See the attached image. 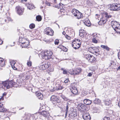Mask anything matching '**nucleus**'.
Listing matches in <instances>:
<instances>
[{"mask_svg": "<svg viewBox=\"0 0 120 120\" xmlns=\"http://www.w3.org/2000/svg\"><path fill=\"white\" fill-rule=\"evenodd\" d=\"M52 54V52L51 51H42L39 54V57L42 58L47 60L51 58V56Z\"/></svg>", "mask_w": 120, "mask_h": 120, "instance_id": "1", "label": "nucleus"}, {"mask_svg": "<svg viewBox=\"0 0 120 120\" xmlns=\"http://www.w3.org/2000/svg\"><path fill=\"white\" fill-rule=\"evenodd\" d=\"M16 83L15 82L11 81H5L3 82L2 87L4 89H9L12 86H14V85Z\"/></svg>", "mask_w": 120, "mask_h": 120, "instance_id": "2", "label": "nucleus"}, {"mask_svg": "<svg viewBox=\"0 0 120 120\" xmlns=\"http://www.w3.org/2000/svg\"><path fill=\"white\" fill-rule=\"evenodd\" d=\"M112 16L109 15L107 13H104L103 15V17L101 20L98 22V24L100 25H103L107 20V19L111 18Z\"/></svg>", "mask_w": 120, "mask_h": 120, "instance_id": "3", "label": "nucleus"}, {"mask_svg": "<svg viewBox=\"0 0 120 120\" xmlns=\"http://www.w3.org/2000/svg\"><path fill=\"white\" fill-rule=\"evenodd\" d=\"M81 44V41L79 39H76L72 42V46L75 49H77L80 47Z\"/></svg>", "mask_w": 120, "mask_h": 120, "instance_id": "4", "label": "nucleus"}, {"mask_svg": "<svg viewBox=\"0 0 120 120\" xmlns=\"http://www.w3.org/2000/svg\"><path fill=\"white\" fill-rule=\"evenodd\" d=\"M50 100L53 104L55 105H58L60 103V101L59 100L58 97L54 95L52 96Z\"/></svg>", "mask_w": 120, "mask_h": 120, "instance_id": "5", "label": "nucleus"}, {"mask_svg": "<svg viewBox=\"0 0 120 120\" xmlns=\"http://www.w3.org/2000/svg\"><path fill=\"white\" fill-rule=\"evenodd\" d=\"M50 66V63L47 62H43L41 63L39 66L40 69L44 70L48 68Z\"/></svg>", "mask_w": 120, "mask_h": 120, "instance_id": "6", "label": "nucleus"}, {"mask_svg": "<svg viewBox=\"0 0 120 120\" xmlns=\"http://www.w3.org/2000/svg\"><path fill=\"white\" fill-rule=\"evenodd\" d=\"M88 51L90 52L93 54H99V49L96 47H90L88 48Z\"/></svg>", "mask_w": 120, "mask_h": 120, "instance_id": "7", "label": "nucleus"}, {"mask_svg": "<svg viewBox=\"0 0 120 120\" xmlns=\"http://www.w3.org/2000/svg\"><path fill=\"white\" fill-rule=\"evenodd\" d=\"M44 33L47 35L52 36L53 35L54 32L50 28L48 27L44 30Z\"/></svg>", "mask_w": 120, "mask_h": 120, "instance_id": "8", "label": "nucleus"}, {"mask_svg": "<svg viewBox=\"0 0 120 120\" xmlns=\"http://www.w3.org/2000/svg\"><path fill=\"white\" fill-rule=\"evenodd\" d=\"M111 10L113 11H118L120 9V6L117 3L113 4L111 5Z\"/></svg>", "mask_w": 120, "mask_h": 120, "instance_id": "9", "label": "nucleus"}, {"mask_svg": "<svg viewBox=\"0 0 120 120\" xmlns=\"http://www.w3.org/2000/svg\"><path fill=\"white\" fill-rule=\"evenodd\" d=\"M85 58L90 62H93L95 60V58L93 55L90 54H87L86 55Z\"/></svg>", "mask_w": 120, "mask_h": 120, "instance_id": "10", "label": "nucleus"}, {"mask_svg": "<svg viewBox=\"0 0 120 120\" xmlns=\"http://www.w3.org/2000/svg\"><path fill=\"white\" fill-rule=\"evenodd\" d=\"M16 9L19 15H21L23 14L24 10L23 8H22L19 6H18L16 7Z\"/></svg>", "mask_w": 120, "mask_h": 120, "instance_id": "11", "label": "nucleus"}, {"mask_svg": "<svg viewBox=\"0 0 120 120\" xmlns=\"http://www.w3.org/2000/svg\"><path fill=\"white\" fill-rule=\"evenodd\" d=\"M82 117L85 120H90V116L87 112H84L83 114Z\"/></svg>", "mask_w": 120, "mask_h": 120, "instance_id": "12", "label": "nucleus"}, {"mask_svg": "<svg viewBox=\"0 0 120 120\" xmlns=\"http://www.w3.org/2000/svg\"><path fill=\"white\" fill-rule=\"evenodd\" d=\"M74 84V83L73 84V85ZM71 88L70 90L71 92L74 94H77L78 92L76 88L75 87L74 85H73V84L71 85Z\"/></svg>", "mask_w": 120, "mask_h": 120, "instance_id": "13", "label": "nucleus"}, {"mask_svg": "<svg viewBox=\"0 0 120 120\" xmlns=\"http://www.w3.org/2000/svg\"><path fill=\"white\" fill-rule=\"evenodd\" d=\"M111 25L114 30L117 28L118 27L120 26V25L117 22L115 21H112Z\"/></svg>", "mask_w": 120, "mask_h": 120, "instance_id": "14", "label": "nucleus"}, {"mask_svg": "<svg viewBox=\"0 0 120 120\" xmlns=\"http://www.w3.org/2000/svg\"><path fill=\"white\" fill-rule=\"evenodd\" d=\"M40 115H42L45 118H48L50 116V114L49 112L45 111L41 112H40Z\"/></svg>", "mask_w": 120, "mask_h": 120, "instance_id": "15", "label": "nucleus"}, {"mask_svg": "<svg viewBox=\"0 0 120 120\" xmlns=\"http://www.w3.org/2000/svg\"><path fill=\"white\" fill-rule=\"evenodd\" d=\"M77 116V113L75 112H72L69 114V116L71 119H73Z\"/></svg>", "mask_w": 120, "mask_h": 120, "instance_id": "16", "label": "nucleus"}, {"mask_svg": "<svg viewBox=\"0 0 120 120\" xmlns=\"http://www.w3.org/2000/svg\"><path fill=\"white\" fill-rule=\"evenodd\" d=\"M27 41L25 38H20L19 40V42L21 43L22 45L24 44V43L26 42Z\"/></svg>", "mask_w": 120, "mask_h": 120, "instance_id": "17", "label": "nucleus"}, {"mask_svg": "<svg viewBox=\"0 0 120 120\" xmlns=\"http://www.w3.org/2000/svg\"><path fill=\"white\" fill-rule=\"evenodd\" d=\"M5 65V62L3 59L0 58V65L1 67L4 66Z\"/></svg>", "mask_w": 120, "mask_h": 120, "instance_id": "18", "label": "nucleus"}, {"mask_svg": "<svg viewBox=\"0 0 120 120\" xmlns=\"http://www.w3.org/2000/svg\"><path fill=\"white\" fill-rule=\"evenodd\" d=\"M84 103L86 105H90L91 103V101L88 99H85L84 100Z\"/></svg>", "mask_w": 120, "mask_h": 120, "instance_id": "19", "label": "nucleus"}, {"mask_svg": "<svg viewBox=\"0 0 120 120\" xmlns=\"http://www.w3.org/2000/svg\"><path fill=\"white\" fill-rule=\"evenodd\" d=\"M78 107H80L82 109V110H83V109H85L86 108V105H85L83 104L80 103L78 105Z\"/></svg>", "mask_w": 120, "mask_h": 120, "instance_id": "20", "label": "nucleus"}, {"mask_svg": "<svg viewBox=\"0 0 120 120\" xmlns=\"http://www.w3.org/2000/svg\"><path fill=\"white\" fill-rule=\"evenodd\" d=\"M75 75H78L82 71V69L81 68H79L76 69L75 71Z\"/></svg>", "mask_w": 120, "mask_h": 120, "instance_id": "21", "label": "nucleus"}, {"mask_svg": "<svg viewBox=\"0 0 120 120\" xmlns=\"http://www.w3.org/2000/svg\"><path fill=\"white\" fill-rule=\"evenodd\" d=\"M84 23V24L87 26H89L91 25L90 21L88 19L85 20Z\"/></svg>", "mask_w": 120, "mask_h": 120, "instance_id": "22", "label": "nucleus"}, {"mask_svg": "<svg viewBox=\"0 0 120 120\" xmlns=\"http://www.w3.org/2000/svg\"><path fill=\"white\" fill-rule=\"evenodd\" d=\"M56 89L57 90H61L63 88V87L57 83L56 84Z\"/></svg>", "mask_w": 120, "mask_h": 120, "instance_id": "23", "label": "nucleus"}, {"mask_svg": "<svg viewBox=\"0 0 120 120\" xmlns=\"http://www.w3.org/2000/svg\"><path fill=\"white\" fill-rule=\"evenodd\" d=\"M105 105H109L111 104V101L109 99H106L105 101Z\"/></svg>", "mask_w": 120, "mask_h": 120, "instance_id": "24", "label": "nucleus"}, {"mask_svg": "<svg viewBox=\"0 0 120 120\" xmlns=\"http://www.w3.org/2000/svg\"><path fill=\"white\" fill-rule=\"evenodd\" d=\"M3 105L2 103H0V112H5V110L3 107Z\"/></svg>", "mask_w": 120, "mask_h": 120, "instance_id": "25", "label": "nucleus"}, {"mask_svg": "<svg viewBox=\"0 0 120 120\" xmlns=\"http://www.w3.org/2000/svg\"><path fill=\"white\" fill-rule=\"evenodd\" d=\"M24 44H25L21 45V46L22 47V48H26L28 46L29 42L27 41Z\"/></svg>", "mask_w": 120, "mask_h": 120, "instance_id": "26", "label": "nucleus"}, {"mask_svg": "<svg viewBox=\"0 0 120 120\" xmlns=\"http://www.w3.org/2000/svg\"><path fill=\"white\" fill-rule=\"evenodd\" d=\"M78 10L75 9H73L72 11L71 12L72 14L74 15V16H76V14H77Z\"/></svg>", "mask_w": 120, "mask_h": 120, "instance_id": "27", "label": "nucleus"}, {"mask_svg": "<svg viewBox=\"0 0 120 120\" xmlns=\"http://www.w3.org/2000/svg\"><path fill=\"white\" fill-rule=\"evenodd\" d=\"M69 103L68 102H67L66 103V112L65 113V118H66V117L67 114L68 113V105Z\"/></svg>", "mask_w": 120, "mask_h": 120, "instance_id": "28", "label": "nucleus"}, {"mask_svg": "<svg viewBox=\"0 0 120 120\" xmlns=\"http://www.w3.org/2000/svg\"><path fill=\"white\" fill-rule=\"evenodd\" d=\"M96 104H99L100 102V100L98 99H95L93 101Z\"/></svg>", "mask_w": 120, "mask_h": 120, "instance_id": "29", "label": "nucleus"}, {"mask_svg": "<svg viewBox=\"0 0 120 120\" xmlns=\"http://www.w3.org/2000/svg\"><path fill=\"white\" fill-rule=\"evenodd\" d=\"M77 13L76 14L75 17H77L78 19H79L81 18V13H80L78 11H77Z\"/></svg>", "mask_w": 120, "mask_h": 120, "instance_id": "30", "label": "nucleus"}, {"mask_svg": "<svg viewBox=\"0 0 120 120\" xmlns=\"http://www.w3.org/2000/svg\"><path fill=\"white\" fill-rule=\"evenodd\" d=\"M31 115L30 113L26 114L25 118H26V119L28 118L27 120H30V118L31 117Z\"/></svg>", "mask_w": 120, "mask_h": 120, "instance_id": "31", "label": "nucleus"}, {"mask_svg": "<svg viewBox=\"0 0 120 120\" xmlns=\"http://www.w3.org/2000/svg\"><path fill=\"white\" fill-rule=\"evenodd\" d=\"M84 31L83 30H80L79 32V35L82 37H83L84 36Z\"/></svg>", "mask_w": 120, "mask_h": 120, "instance_id": "32", "label": "nucleus"}, {"mask_svg": "<svg viewBox=\"0 0 120 120\" xmlns=\"http://www.w3.org/2000/svg\"><path fill=\"white\" fill-rule=\"evenodd\" d=\"M101 47L102 48L104 49H106L107 50H109V48L107 46L105 45H101Z\"/></svg>", "mask_w": 120, "mask_h": 120, "instance_id": "33", "label": "nucleus"}, {"mask_svg": "<svg viewBox=\"0 0 120 120\" xmlns=\"http://www.w3.org/2000/svg\"><path fill=\"white\" fill-rule=\"evenodd\" d=\"M68 72L70 74L73 75L75 74V71L73 69H71L68 70Z\"/></svg>", "mask_w": 120, "mask_h": 120, "instance_id": "34", "label": "nucleus"}, {"mask_svg": "<svg viewBox=\"0 0 120 120\" xmlns=\"http://www.w3.org/2000/svg\"><path fill=\"white\" fill-rule=\"evenodd\" d=\"M115 30L117 33L120 34V27H118Z\"/></svg>", "mask_w": 120, "mask_h": 120, "instance_id": "35", "label": "nucleus"}, {"mask_svg": "<svg viewBox=\"0 0 120 120\" xmlns=\"http://www.w3.org/2000/svg\"><path fill=\"white\" fill-rule=\"evenodd\" d=\"M36 19L38 21H41V16L38 15L36 16Z\"/></svg>", "mask_w": 120, "mask_h": 120, "instance_id": "36", "label": "nucleus"}, {"mask_svg": "<svg viewBox=\"0 0 120 120\" xmlns=\"http://www.w3.org/2000/svg\"><path fill=\"white\" fill-rule=\"evenodd\" d=\"M42 94L39 91H37L36 93V94L38 98Z\"/></svg>", "mask_w": 120, "mask_h": 120, "instance_id": "37", "label": "nucleus"}, {"mask_svg": "<svg viewBox=\"0 0 120 120\" xmlns=\"http://www.w3.org/2000/svg\"><path fill=\"white\" fill-rule=\"evenodd\" d=\"M29 27L31 29H32L35 27V25L34 24H31L30 25Z\"/></svg>", "mask_w": 120, "mask_h": 120, "instance_id": "38", "label": "nucleus"}, {"mask_svg": "<svg viewBox=\"0 0 120 120\" xmlns=\"http://www.w3.org/2000/svg\"><path fill=\"white\" fill-rule=\"evenodd\" d=\"M62 50H63L65 52H67V51L68 49L66 47L62 46Z\"/></svg>", "mask_w": 120, "mask_h": 120, "instance_id": "39", "label": "nucleus"}, {"mask_svg": "<svg viewBox=\"0 0 120 120\" xmlns=\"http://www.w3.org/2000/svg\"><path fill=\"white\" fill-rule=\"evenodd\" d=\"M61 70L63 71V74H67L68 73V72L66 70H64V68H62Z\"/></svg>", "mask_w": 120, "mask_h": 120, "instance_id": "40", "label": "nucleus"}, {"mask_svg": "<svg viewBox=\"0 0 120 120\" xmlns=\"http://www.w3.org/2000/svg\"><path fill=\"white\" fill-rule=\"evenodd\" d=\"M10 63L11 66L14 65H15V62L14 60H12L11 61Z\"/></svg>", "mask_w": 120, "mask_h": 120, "instance_id": "41", "label": "nucleus"}, {"mask_svg": "<svg viewBox=\"0 0 120 120\" xmlns=\"http://www.w3.org/2000/svg\"><path fill=\"white\" fill-rule=\"evenodd\" d=\"M92 41L93 42L97 43L98 42V41L94 38L92 39Z\"/></svg>", "mask_w": 120, "mask_h": 120, "instance_id": "42", "label": "nucleus"}, {"mask_svg": "<svg viewBox=\"0 0 120 120\" xmlns=\"http://www.w3.org/2000/svg\"><path fill=\"white\" fill-rule=\"evenodd\" d=\"M102 120H110V118L108 117H105Z\"/></svg>", "mask_w": 120, "mask_h": 120, "instance_id": "43", "label": "nucleus"}, {"mask_svg": "<svg viewBox=\"0 0 120 120\" xmlns=\"http://www.w3.org/2000/svg\"><path fill=\"white\" fill-rule=\"evenodd\" d=\"M27 64L29 67L31 66L32 65L31 62L30 61L28 62L27 63Z\"/></svg>", "mask_w": 120, "mask_h": 120, "instance_id": "44", "label": "nucleus"}, {"mask_svg": "<svg viewBox=\"0 0 120 120\" xmlns=\"http://www.w3.org/2000/svg\"><path fill=\"white\" fill-rule=\"evenodd\" d=\"M43 95L42 94H41L40 96H39L38 97V98L39 99L42 100V99L43 98Z\"/></svg>", "mask_w": 120, "mask_h": 120, "instance_id": "45", "label": "nucleus"}, {"mask_svg": "<svg viewBox=\"0 0 120 120\" xmlns=\"http://www.w3.org/2000/svg\"><path fill=\"white\" fill-rule=\"evenodd\" d=\"M30 5H29V6L28 7V8L29 7V10H31L32 9H33L34 8V7L32 5L31 7H30Z\"/></svg>", "mask_w": 120, "mask_h": 120, "instance_id": "46", "label": "nucleus"}, {"mask_svg": "<svg viewBox=\"0 0 120 120\" xmlns=\"http://www.w3.org/2000/svg\"><path fill=\"white\" fill-rule=\"evenodd\" d=\"M59 41L58 40H56L55 41V44L56 45H58Z\"/></svg>", "mask_w": 120, "mask_h": 120, "instance_id": "47", "label": "nucleus"}, {"mask_svg": "<svg viewBox=\"0 0 120 120\" xmlns=\"http://www.w3.org/2000/svg\"><path fill=\"white\" fill-rule=\"evenodd\" d=\"M10 3V4H12L14 3V0H9Z\"/></svg>", "mask_w": 120, "mask_h": 120, "instance_id": "48", "label": "nucleus"}, {"mask_svg": "<svg viewBox=\"0 0 120 120\" xmlns=\"http://www.w3.org/2000/svg\"><path fill=\"white\" fill-rule=\"evenodd\" d=\"M65 37L67 39L70 40L71 39V37H70L68 36L67 35H65Z\"/></svg>", "mask_w": 120, "mask_h": 120, "instance_id": "49", "label": "nucleus"}, {"mask_svg": "<svg viewBox=\"0 0 120 120\" xmlns=\"http://www.w3.org/2000/svg\"><path fill=\"white\" fill-rule=\"evenodd\" d=\"M87 92L86 91L83 92H82V94L84 95H86L87 94Z\"/></svg>", "mask_w": 120, "mask_h": 120, "instance_id": "50", "label": "nucleus"}, {"mask_svg": "<svg viewBox=\"0 0 120 120\" xmlns=\"http://www.w3.org/2000/svg\"><path fill=\"white\" fill-rule=\"evenodd\" d=\"M11 67L14 70H16L17 69V68L15 67L14 65L11 66Z\"/></svg>", "mask_w": 120, "mask_h": 120, "instance_id": "51", "label": "nucleus"}, {"mask_svg": "<svg viewBox=\"0 0 120 120\" xmlns=\"http://www.w3.org/2000/svg\"><path fill=\"white\" fill-rule=\"evenodd\" d=\"M30 78L29 76L28 75H27L26 76V77L25 78V79L27 80L28 79H29Z\"/></svg>", "mask_w": 120, "mask_h": 120, "instance_id": "52", "label": "nucleus"}, {"mask_svg": "<svg viewBox=\"0 0 120 120\" xmlns=\"http://www.w3.org/2000/svg\"><path fill=\"white\" fill-rule=\"evenodd\" d=\"M118 57L119 59L120 60V50L119 52L118 53Z\"/></svg>", "mask_w": 120, "mask_h": 120, "instance_id": "53", "label": "nucleus"}, {"mask_svg": "<svg viewBox=\"0 0 120 120\" xmlns=\"http://www.w3.org/2000/svg\"><path fill=\"white\" fill-rule=\"evenodd\" d=\"M92 75V73H88L87 75V76H91Z\"/></svg>", "mask_w": 120, "mask_h": 120, "instance_id": "54", "label": "nucleus"}, {"mask_svg": "<svg viewBox=\"0 0 120 120\" xmlns=\"http://www.w3.org/2000/svg\"><path fill=\"white\" fill-rule=\"evenodd\" d=\"M68 81H69V80L68 79H66V80H65L64 81V82L66 83H67L68 82Z\"/></svg>", "mask_w": 120, "mask_h": 120, "instance_id": "55", "label": "nucleus"}, {"mask_svg": "<svg viewBox=\"0 0 120 120\" xmlns=\"http://www.w3.org/2000/svg\"><path fill=\"white\" fill-rule=\"evenodd\" d=\"M100 16V15L98 14H96V18L97 19H98L99 18Z\"/></svg>", "mask_w": 120, "mask_h": 120, "instance_id": "56", "label": "nucleus"}, {"mask_svg": "<svg viewBox=\"0 0 120 120\" xmlns=\"http://www.w3.org/2000/svg\"><path fill=\"white\" fill-rule=\"evenodd\" d=\"M46 4L48 6H50V4L49 2H46Z\"/></svg>", "mask_w": 120, "mask_h": 120, "instance_id": "57", "label": "nucleus"}, {"mask_svg": "<svg viewBox=\"0 0 120 120\" xmlns=\"http://www.w3.org/2000/svg\"><path fill=\"white\" fill-rule=\"evenodd\" d=\"M33 116H34V118L35 119L37 118V116L36 114H35L33 115Z\"/></svg>", "mask_w": 120, "mask_h": 120, "instance_id": "58", "label": "nucleus"}, {"mask_svg": "<svg viewBox=\"0 0 120 120\" xmlns=\"http://www.w3.org/2000/svg\"><path fill=\"white\" fill-rule=\"evenodd\" d=\"M27 0H21V1L23 3L24 1L26 2L27 1Z\"/></svg>", "mask_w": 120, "mask_h": 120, "instance_id": "59", "label": "nucleus"}, {"mask_svg": "<svg viewBox=\"0 0 120 120\" xmlns=\"http://www.w3.org/2000/svg\"><path fill=\"white\" fill-rule=\"evenodd\" d=\"M120 70V66L118 67L117 69V70L118 71V70Z\"/></svg>", "mask_w": 120, "mask_h": 120, "instance_id": "60", "label": "nucleus"}, {"mask_svg": "<svg viewBox=\"0 0 120 120\" xmlns=\"http://www.w3.org/2000/svg\"><path fill=\"white\" fill-rule=\"evenodd\" d=\"M63 34L65 36V35L66 34L65 32L64 31L63 32Z\"/></svg>", "mask_w": 120, "mask_h": 120, "instance_id": "61", "label": "nucleus"}, {"mask_svg": "<svg viewBox=\"0 0 120 120\" xmlns=\"http://www.w3.org/2000/svg\"><path fill=\"white\" fill-rule=\"evenodd\" d=\"M118 105L120 108V101L118 103Z\"/></svg>", "mask_w": 120, "mask_h": 120, "instance_id": "62", "label": "nucleus"}, {"mask_svg": "<svg viewBox=\"0 0 120 120\" xmlns=\"http://www.w3.org/2000/svg\"><path fill=\"white\" fill-rule=\"evenodd\" d=\"M62 98L64 99V100H65L66 99V98L65 97H62Z\"/></svg>", "mask_w": 120, "mask_h": 120, "instance_id": "63", "label": "nucleus"}, {"mask_svg": "<svg viewBox=\"0 0 120 120\" xmlns=\"http://www.w3.org/2000/svg\"><path fill=\"white\" fill-rule=\"evenodd\" d=\"M112 63H111L110 64H109V67H110L111 66V65H112Z\"/></svg>", "mask_w": 120, "mask_h": 120, "instance_id": "64", "label": "nucleus"}]
</instances>
